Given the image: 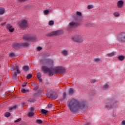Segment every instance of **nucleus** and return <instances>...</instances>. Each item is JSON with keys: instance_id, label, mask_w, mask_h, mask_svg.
<instances>
[{"instance_id": "5fc2aeb1", "label": "nucleus", "mask_w": 125, "mask_h": 125, "mask_svg": "<svg viewBox=\"0 0 125 125\" xmlns=\"http://www.w3.org/2000/svg\"><path fill=\"white\" fill-rule=\"evenodd\" d=\"M30 110H31V111H34V110H35V109L34 108V107H31Z\"/></svg>"}, {"instance_id": "f03ea898", "label": "nucleus", "mask_w": 125, "mask_h": 125, "mask_svg": "<svg viewBox=\"0 0 125 125\" xmlns=\"http://www.w3.org/2000/svg\"><path fill=\"white\" fill-rule=\"evenodd\" d=\"M40 63L42 65L44 64L46 65V66H51L52 67V66H53L54 62L51 59H44L40 60Z\"/></svg>"}, {"instance_id": "9b49d317", "label": "nucleus", "mask_w": 125, "mask_h": 125, "mask_svg": "<svg viewBox=\"0 0 125 125\" xmlns=\"http://www.w3.org/2000/svg\"><path fill=\"white\" fill-rule=\"evenodd\" d=\"M77 15H78V16L76 18V17H74L76 20H80V21L83 20V17H82V13L81 12L77 11L76 12V16H77Z\"/></svg>"}, {"instance_id": "cd10ccee", "label": "nucleus", "mask_w": 125, "mask_h": 125, "mask_svg": "<svg viewBox=\"0 0 125 125\" xmlns=\"http://www.w3.org/2000/svg\"><path fill=\"white\" fill-rule=\"evenodd\" d=\"M17 107V105H15L12 107H10L9 108L10 111H12V110H14V109H16V108Z\"/></svg>"}, {"instance_id": "c9c22d12", "label": "nucleus", "mask_w": 125, "mask_h": 125, "mask_svg": "<svg viewBox=\"0 0 125 125\" xmlns=\"http://www.w3.org/2000/svg\"><path fill=\"white\" fill-rule=\"evenodd\" d=\"M94 61L95 62H99V61H100V59L99 58H95L94 59Z\"/></svg>"}, {"instance_id": "a878e982", "label": "nucleus", "mask_w": 125, "mask_h": 125, "mask_svg": "<svg viewBox=\"0 0 125 125\" xmlns=\"http://www.w3.org/2000/svg\"><path fill=\"white\" fill-rule=\"evenodd\" d=\"M10 115H11L10 113H9V112H6L5 113L4 116H5V117H6L7 118H8V117H10Z\"/></svg>"}, {"instance_id": "4d7b16f0", "label": "nucleus", "mask_w": 125, "mask_h": 125, "mask_svg": "<svg viewBox=\"0 0 125 125\" xmlns=\"http://www.w3.org/2000/svg\"><path fill=\"white\" fill-rule=\"evenodd\" d=\"M15 76H17V74L16 73V72H15Z\"/></svg>"}, {"instance_id": "aec40b11", "label": "nucleus", "mask_w": 125, "mask_h": 125, "mask_svg": "<svg viewBox=\"0 0 125 125\" xmlns=\"http://www.w3.org/2000/svg\"><path fill=\"white\" fill-rule=\"evenodd\" d=\"M69 93L70 95H73V94H74V90H73L72 88H70L69 89Z\"/></svg>"}, {"instance_id": "de8ad7c7", "label": "nucleus", "mask_w": 125, "mask_h": 125, "mask_svg": "<svg viewBox=\"0 0 125 125\" xmlns=\"http://www.w3.org/2000/svg\"><path fill=\"white\" fill-rule=\"evenodd\" d=\"M37 49H38V50H39V51L42 50V47H38L37 48Z\"/></svg>"}, {"instance_id": "37998d69", "label": "nucleus", "mask_w": 125, "mask_h": 125, "mask_svg": "<svg viewBox=\"0 0 125 125\" xmlns=\"http://www.w3.org/2000/svg\"><path fill=\"white\" fill-rule=\"evenodd\" d=\"M85 26H86V27H91V24L90 23H87L85 24Z\"/></svg>"}, {"instance_id": "c85d7f7f", "label": "nucleus", "mask_w": 125, "mask_h": 125, "mask_svg": "<svg viewBox=\"0 0 125 125\" xmlns=\"http://www.w3.org/2000/svg\"><path fill=\"white\" fill-rule=\"evenodd\" d=\"M49 26H52L54 24V21H51L48 23Z\"/></svg>"}, {"instance_id": "c756f323", "label": "nucleus", "mask_w": 125, "mask_h": 125, "mask_svg": "<svg viewBox=\"0 0 125 125\" xmlns=\"http://www.w3.org/2000/svg\"><path fill=\"white\" fill-rule=\"evenodd\" d=\"M34 116V112H29L28 114V117H33Z\"/></svg>"}, {"instance_id": "b1692460", "label": "nucleus", "mask_w": 125, "mask_h": 125, "mask_svg": "<svg viewBox=\"0 0 125 125\" xmlns=\"http://www.w3.org/2000/svg\"><path fill=\"white\" fill-rule=\"evenodd\" d=\"M43 13L45 15H47L48 13H49V10H45L43 11Z\"/></svg>"}, {"instance_id": "2eb2a0df", "label": "nucleus", "mask_w": 125, "mask_h": 125, "mask_svg": "<svg viewBox=\"0 0 125 125\" xmlns=\"http://www.w3.org/2000/svg\"><path fill=\"white\" fill-rule=\"evenodd\" d=\"M50 98L51 99L54 100L57 99V94L53 93L52 94L50 95Z\"/></svg>"}, {"instance_id": "c03bdc74", "label": "nucleus", "mask_w": 125, "mask_h": 125, "mask_svg": "<svg viewBox=\"0 0 125 125\" xmlns=\"http://www.w3.org/2000/svg\"><path fill=\"white\" fill-rule=\"evenodd\" d=\"M121 125H125V120H123L121 122Z\"/></svg>"}, {"instance_id": "4be33fe9", "label": "nucleus", "mask_w": 125, "mask_h": 125, "mask_svg": "<svg viewBox=\"0 0 125 125\" xmlns=\"http://www.w3.org/2000/svg\"><path fill=\"white\" fill-rule=\"evenodd\" d=\"M35 101H36V100L34 98H30L28 100V102H29V103H31V102L34 103L35 102Z\"/></svg>"}, {"instance_id": "3c124183", "label": "nucleus", "mask_w": 125, "mask_h": 125, "mask_svg": "<svg viewBox=\"0 0 125 125\" xmlns=\"http://www.w3.org/2000/svg\"><path fill=\"white\" fill-rule=\"evenodd\" d=\"M31 84H32V86H35V85H36V83H32Z\"/></svg>"}, {"instance_id": "2f4dec72", "label": "nucleus", "mask_w": 125, "mask_h": 125, "mask_svg": "<svg viewBox=\"0 0 125 125\" xmlns=\"http://www.w3.org/2000/svg\"><path fill=\"white\" fill-rule=\"evenodd\" d=\"M37 76L38 79H41L42 78V73H39L38 74H37Z\"/></svg>"}, {"instance_id": "1a4fd4ad", "label": "nucleus", "mask_w": 125, "mask_h": 125, "mask_svg": "<svg viewBox=\"0 0 125 125\" xmlns=\"http://www.w3.org/2000/svg\"><path fill=\"white\" fill-rule=\"evenodd\" d=\"M119 42H125V33H122L118 38Z\"/></svg>"}, {"instance_id": "7c9ffc66", "label": "nucleus", "mask_w": 125, "mask_h": 125, "mask_svg": "<svg viewBox=\"0 0 125 125\" xmlns=\"http://www.w3.org/2000/svg\"><path fill=\"white\" fill-rule=\"evenodd\" d=\"M114 55H115V54H114V53L107 54V56H109V57H112V56H114Z\"/></svg>"}, {"instance_id": "864d4df0", "label": "nucleus", "mask_w": 125, "mask_h": 125, "mask_svg": "<svg viewBox=\"0 0 125 125\" xmlns=\"http://www.w3.org/2000/svg\"><path fill=\"white\" fill-rule=\"evenodd\" d=\"M26 0H19L20 2H22V1H25Z\"/></svg>"}, {"instance_id": "49530a36", "label": "nucleus", "mask_w": 125, "mask_h": 125, "mask_svg": "<svg viewBox=\"0 0 125 125\" xmlns=\"http://www.w3.org/2000/svg\"><path fill=\"white\" fill-rule=\"evenodd\" d=\"M48 108H51L52 107V104H48Z\"/></svg>"}, {"instance_id": "a19ab883", "label": "nucleus", "mask_w": 125, "mask_h": 125, "mask_svg": "<svg viewBox=\"0 0 125 125\" xmlns=\"http://www.w3.org/2000/svg\"><path fill=\"white\" fill-rule=\"evenodd\" d=\"M20 121H21V118H19L17 120L15 121V123H19Z\"/></svg>"}, {"instance_id": "72a5a7b5", "label": "nucleus", "mask_w": 125, "mask_h": 125, "mask_svg": "<svg viewBox=\"0 0 125 125\" xmlns=\"http://www.w3.org/2000/svg\"><path fill=\"white\" fill-rule=\"evenodd\" d=\"M67 96L66 92H63L62 93V97L63 98V99H65L66 98V96Z\"/></svg>"}, {"instance_id": "603ef678", "label": "nucleus", "mask_w": 125, "mask_h": 125, "mask_svg": "<svg viewBox=\"0 0 125 125\" xmlns=\"http://www.w3.org/2000/svg\"><path fill=\"white\" fill-rule=\"evenodd\" d=\"M39 81L40 83H42V79L40 78V79H39Z\"/></svg>"}, {"instance_id": "6e6552de", "label": "nucleus", "mask_w": 125, "mask_h": 125, "mask_svg": "<svg viewBox=\"0 0 125 125\" xmlns=\"http://www.w3.org/2000/svg\"><path fill=\"white\" fill-rule=\"evenodd\" d=\"M20 26L22 29H26L29 26L28 21L26 20H23L21 21V23H20Z\"/></svg>"}, {"instance_id": "dca6fc26", "label": "nucleus", "mask_w": 125, "mask_h": 125, "mask_svg": "<svg viewBox=\"0 0 125 125\" xmlns=\"http://www.w3.org/2000/svg\"><path fill=\"white\" fill-rule=\"evenodd\" d=\"M5 12V10L3 8L0 7V15H2Z\"/></svg>"}, {"instance_id": "0eeeda50", "label": "nucleus", "mask_w": 125, "mask_h": 125, "mask_svg": "<svg viewBox=\"0 0 125 125\" xmlns=\"http://www.w3.org/2000/svg\"><path fill=\"white\" fill-rule=\"evenodd\" d=\"M23 40H25L26 42H36V37L32 38L30 35H25L23 37Z\"/></svg>"}, {"instance_id": "f704fd0d", "label": "nucleus", "mask_w": 125, "mask_h": 125, "mask_svg": "<svg viewBox=\"0 0 125 125\" xmlns=\"http://www.w3.org/2000/svg\"><path fill=\"white\" fill-rule=\"evenodd\" d=\"M15 56V54L14 53H11V54H9V57H14Z\"/></svg>"}, {"instance_id": "412c9836", "label": "nucleus", "mask_w": 125, "mask_h": 125, "mask_svg": "<svg viewBox=\"0 0 125 125\" xmlns=\"http://www.w3.org/2000/svg\"><path fill=\"white\" fill-rule=\"evenodd\" d=\"M119 60H120V61H123L125 59V56H120L118 57Z\"/></svg>"}, {"instance_id": "473e14b6", "label": "nucleus", "mask_w": 125, "mask_h": 125, "mask_svg": "<svg viewBox=\"0 0 125 125\" xmlns=\"http://www.w3.org/2000/svg\"><path fill=\"white\" fill-rule=\"evenodd\" d=\"M11 28H12V25H11V24H8L7 25V29H9V30L10 29H11Z\"/></svg>"}, {"instance_id": "6ab92c4d", "label": "nucleus", "mask_w": 125, "mask_h": 125, "mask_svg": "<svg viewBox=\"0 0 125 125\" xmlns=\"http://www.w3.org/2000/svg\"><path fill=\"white\" fill-rule=\"evenodd\" d=\"M36 124H38V125H42V121L41 119H38L36 122Z\"/></svg>"}, {"instance_id": "f8f14e48", "label": "nucleus", "mask_w": 125, "mask_h": 125, "mask_svg": "<svg viewBox=\"0 0 125 125\" xmlns=\"http://www.w3.org/2000/svg\"><path fill=\"white\" fill-rule=\"evenodd\" d=\"M124 3L125 2L122 0H120L117 2V6L118 8H122L124 6Z\"/></svg>"}, {"instance_id": "e433bc0d", "label": "nucleus", "mask_w": 125, "mask_h": 125, "mask_svg": "<svg viewBox=\"0 0 125 125\" xmlns=\"http://www.w3.org/2000/svg\"><path fill=\"white\" fill-rule=\"evenodd\" d=\"M16 70L17 74H20V71H19V67L18 66L16 67Z\"/></svg>"}, {"instance_id": "79ce46f5", "label": "nucleus", "mask_w": 125, "mask_h": 125, "mask_svg": "<svg viewBox=\"0 0 125 125\" xmlns=\"http://www.w3.org/2000/svg\"><path fill=\"white\" fill-rule=\"evenodd\" d=\"M21 91V92H22V93H25V92H26V89H22Z\"/></svg>"}, {"instance_id": "f257e3e1", "label": "nucleus", "mask_w": 125, "mask_h": 125, "mask_svg": "<svg viewBox=\"0 0 125 125\" xmlns=\"http://www.w3.org/2000/svg\"><path fill=\"white\" fill-rule=\"evenodd\" d=\"M68 102V108L72 113L80 110L84 111L87 108L84 103H79V101L75 99H69Z\"/></svg>"}, {"instance_id": "9d476101", "label": "nucleus", "mask_w": 125, "mask_h": 125, "mask_svg": "<svg viewBox=\"0 0 125 125\" xmlns=\"http://www.w3.org/2000/svg\"><path fill=\"white\" fill-rule=\"evenodd\" d=\"M55 71L56 73H65L66 69L64 67H58L55 69Z\"/></svg>"}, {"instance_id": "8fccbe9b", "label": "nucleus", "mask_w": 125, "mask_h": 125, "mask_svg": "<svg viewBox=\"0 0 125 125\" xmlns=\"http://www.w3.org/2000/svg\"><path fill=\"white\" fill-rule=\"evenodd\" d=\"M27 85V83H25V84H22V87H25Z\"/></svg>"}, {"instance_id": "ddd939ff", "label": "nucleus", "mask_w": 125, "mask_h": 125, "mask_svg": "<svg viewBox=\"0 0 125 125\" xmlns=\"http://www.w3.org/2000/svg\"><path fill=\"white\" fill-rule=\"evenodd\" d=\"M70 25V29H71V28H74L75 27H77L79 24L77 23L76 22L72 21L69 23Z\"/></svg>"}, {"instance_id": "7ed1b4c3", "label": "nucleus", "mask_w": 125, "mask_h": 125, "mask_svg": "<svg viewBox=\"0 0 125 125\" xmlns=\"http://www.w3.org/2000/svg\"><path fill=\"white\" fill-rule=\"evenodd\" d=\"M71 40L74 42H77V43H82L84 41V38L80 35H76L72 37Z\"/></svg>"}, {"instance_id": "a18cd8bd", "label": "nucleus", "mask_w": 125, "mask_h": 125, "mask_svg": "<svg viewBox=\"0 0 125 125\" xmlns=\"http://www.w3.org/2000/svg\"><path fill=\"white\" fill-rule=\"evenodd\" d=\"M96 80L93 79V80H91V83H96Z\"/></svg>"}, {"instance_id": "39448f33", "label": "nucleus", "mask_w": 125, "mask_h": 125, "mask_svg": "<svg viewBox=\"0 0 125 125\" xmlns=\"http://www.w3.org/2000/svg\"><path fill=\"white\" fill-rule=\"evenodd\" d=\"M21 46H29V43H15L12 45V47L16 49L19 48Z\"/></svg>"}, {"instance_id": "4468645a", "label": "nucleus", "mask_w": 125, "mask_h": 125, "mask_svg": "<svg viewBox=\"0 0 125 125\" xmlns=\"http://www.w3.org/2000/svg\"><path fill=\"white\" fill-rule=\"evenodd\" d=\"M61 53L63 56H67L68 55V51L65 49L62 50Z\"/></svg>"}, {"instance_id": "a211bd4d", "label": "nucleus", "mask_w": 125, "mask_h": 125, "mask_svg": "<svg viewBox=\"0 0 125 125\" xmlns=\"http://www.w3.org/2000/svg\"><path fill=\"white\" fill-rule=\"evenodd\" d=\"M23 70L24 71V72H27V71H29V67L28 66H24L22 67Z\"/></svg>"}, {"instance_id": "58836bf2", "label": "nucleus", "mask_w": 125, "mask_h": 125, "mask_svg": "<svg viewBox=\"0 0 125 125\" xmlns=\"http://www.w3.org/2000/svg\"><path fill=\"white\" fill-rule=\"evenodd\" d=\"M108 87H109V85H108L107 84H105L104 85V88H108Z\"/></svg>"}, {"instance_id": "20e7f679", "label": "nucleus", "mask_w": 125, "mask_h": 125, "mask_svg": "<svg viewBox=\"0 0 125 125\" xmlns=\"http://www.w3.org/2000/svg\"><path fill=\"white\" fill-rule=\"evenodd\" d=\"M42 68L43 72H44V74L49 73V76H53L54 73L53 72V71H52V70H51V69H50L45 66H42Z\"/></svg>"}, {"instance_id": "bb28decb", "label": "nucleus", "mask_w": 125, "mask_h": 125, "mask_svg": "<svg viewBox=\"0 0 125 125\" xmlns=\"http://www.w3.org/2000/svg\"><path fill=\"white\" fill-rule=\"evenodd\" d=\"M113 15H114L115 17H119V16H120V14L116 12L113 13Z\"/></svg>"}, {"instance_id": "4c0bfd02", "label": "nucleus", "mask_w": 125, "mask_h": 125, "mask_svg": "<svg viewBox=\"0 0 125 125\" xmlns=\"http://www.w3.org/2000/svg\"><path fill=\"white\" fill-rule=\"evenodd\" d=\"M87 7L88 9H90L91 8H93V6L92 5H89Z\"/></svg>"}, {"instance_id": "5701e85b", "label": "nucleus", "mask_w": 125, "mask_h": 125, "mask_svg": "<svg viewBox=\"0 0 125 125\" xmlns=\"http://www.w3.org/2000/svg\"><path fill=\"white\" fill-rule=\"evenodd\" d=\"M32 77H33V75L29 74L27 75V76H26V79H27V80H30V79H31V78H32Z\"/></svg>"}, {"instance_id": "393cba45", "label": "nucleus", "mask_w": 125, "mask_h": 125, "mask_svg": "<svg viewBox=\"0 0 125 125\" xmlns=\"http://www.w3.org/2000/svg\"><path fill=\"white\" fill-rule=\"evenodd\" d=\"M48 111L45 109H42L41 110V113H42V114H47V112Z\"/></svg>"}, {"instance_id": "6e6d98bb", "label": "nucleus", "mask_w": 125, "mask_h": 125, "mask_svg": "<svg viewBox=\"0 0 125 125\" xmlns=\"http://www.w3.org/2000/svg\"><path fill=\"white\" fill-rule=\"evenodd\" d=\"M38 88H39V87H36L35 88V89H38Z\"/></svg>"}, {"instance_id": "ea45409f", "label": "nucleus", "mask_w": 125, "mask_h": 125, "mask_svg": "<svg viewBox=\"0 0 125 125\" xmlns=\"http://www.w3.org/2000/svg\"><path fill=\"white\" fill-rule=\"evenodd\" d=\"M9 32H10L11 33H13V32H14V28H10L9 29Z\"/></svg>"}, {"instance_id": "09e8293b", "label": "nucleus", "mask_w": 125, "mask_h": 125, "mask_svg": "<svg viewBox=\"0 0 125 125\" xmlns=\"http://www.w3.org/2000/svg\"><path fill=\"white\" fill-rule=\"evenodd\" d=\"M6 24V22H4L1 23V26H3V25H5Z\"/></svg>"}, {"instance_id": "f3484780", "label": "nucleus", "mask_w": 125, "mask_h": 125, "mask_svg": "<svg viewBox=\"0 0 125 125\" xmlns=\"http://www.w3.org/2000/svg\"><path fill=\"white\" fill-rule=\"evenodd\" d=\"M105 107L106 109H107V110H110V109H112L113 108V106L110 104H108V105H106Z\"/></svg>"}, {"instance_id": "423d86ee", "label": "nucleus", "mask_w": 125, "mask_h": 125, "mask_svg": "<svg viewBox=\"0 0 125 125\" xmlns=\"http://www.w3.org/2000/svg\"><path fill=\"white\" fill-rule=\"evenodd\" d=\"M62 34H63L62 30H58L50 32L48 34V37H51L52 36H59L60 35H62Z\"/></svg>"}]
</instances>
